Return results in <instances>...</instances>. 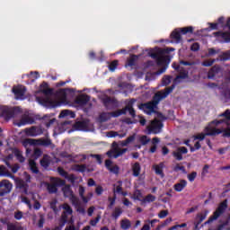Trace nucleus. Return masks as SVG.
I'll list each match as a JSON object with an SVG mask.
<instances>
[{
  "mask_svg": "<svg viewBox=\"0 0 230 230\" xmlns=\"http://www.w3.org/2000/svg\"><path fill=\"white\" fill-rule=\"evenodd\" d=\"M170 82H172V77L166 75L162 80V85H168V84H170Z\"/></svg>",
  "mask_w": 230,
  "mask_h": 230,
  "instance_id": "54",
  "label": "nucleus"
},
{
  "mask_svg": "<svg viewBox=\"0 0 230 230\" xmlns=\"http://www.w3.org/2000/svg\"><path fill=\"white\" fill-rule=\"evenodd\" d=\"M13 185L8 180H2L0 181V197H4L12 191Z\"/></svg>",
  "mask_w": 230,
  "mask_h": 230,
  "instance_id": "15",
  "label": "nucleus"
},
{
  "mask_svg": "<svg viewBox=\"0 0 230 230\" xmlns=\"http://www.w3.org/2000/svg\"><path fill=\"white\" fill-rule=\"evenodd\" d=\"M196 178H197V172H192L188 175V179L190 182H193Z\"/></svg>",
  "mask_w": 230,
  "mask_h": 230,
  "instance_id": "60",
  "label": "nucleus"
},
{
  "mask_svg": "<svg viewBox=\"0 0 230 230\" xmlns=\"http://www.w3.org/2000/svg\"><path fill=\"white\" fill-rule=\"evenodd\" d=\"M58 173H60L66 179H68L70 182H75V175L67 174V172H66V171H64V169L62 168H58Z\"/></svg>",
  "mask_w": 230,
  "mask_h": 230,
  "instance_id": "29",
  "label": "nucleus"
},
{
  "mask_svg": "<svg viewBox=\"0 0 230 230\" xmlns=\"http://www.w3.org/2000/svg\"><path fill=\"white\" fill-rule=\"evenodd\" d=\"M182 154H188V148L181 146L178 147L174 152L173 155L178 161H182Z\"/></svg>",
  "mask_w": 230,
  "mask_h": 230,
  "instance_id": "25",
  "label": "nucleus"
},
{
  "mask_svg": "<svg viewBox=\"0 0 230 230\" xmlns=\"http://www.w3.org/2000/svg\"><path fill=\"white\" fill-rule=\"evenodd\" d=\"M62 190H63L64 196L67 197L71 200L72 204L76 206V204H78V198H76V196L73 194V190H71V186L66 185L63 187Z\"/></svg>",
  "mask_w": 230,
  "mask_h": 230,
  "instance_id": "18",
  "label": "nucleus"
},
{
  "mask_svg": "<svg viewBox=\"0 0 230 230\" xmlns=\"http://www.w3.org/2000/svg\"><path fill=\"white\" fill-rule=\"evenodd\" d=\"M173 89H175V85H172V87L165 88V90L156 93L154 97L153 102H149L147 103L141 104L139 106V109L144 111V112L146 114H148V115L153 114V112L155 111V107H157V103H159V102H161V100H164V98H166V96H168V94H170V93H172V91H173Z\"/></svg>",
  "mask_w": 230,
  "mask_h": 230,
  "instance_id": "4",
  "label": "nucleus"
},
{
  "mask_svg": "<svg viewBox=\"0 0 230 230\" xmlns=\"http://www.w3.org/2000/svg\"><path fill=\"white\" fill-rule=\"evenodd\" d=\"M134 103H136V100L132 99L128 101L126 104L125 109L115 111L111 113H102L99 117L100 121H108L110 118H119L122 114H126L127 111L129 112L132 118H136V111H134Z\"/></svg>",
  "mask_w": 230,
  "mask_h": 230,
  "instance_id": "5",
  "label": "nucleus"
},
{
  "mask_svg": "<svg viewBox=\"0 0 230 230\" xmlns=\"http://www.w3.org/2000/svg\"><path fill=\"white\" fill-rule=\"evenodd\" d=\"M186 186H188V181L185 180H181L180 182L174 184V190L175 191L181 192L185 189Z\"/></svg>",
  "mask_w": 230,
  "mask_h": 230,
  "instance_id": "28",
  "label": "nucleus"
},
{
  "mask_svg": "<svg viewBox=\"0 0 230 230\" xmlns=\"http://www.w3.org/2000/svg\"><path fill=\"white\" fill-rule=\"evenodd\" d=\"M49 163H51L49 156L45 155L40 161L41 166H43V168H48V166H49Z\"/></svg>",
  "mask_w": 230,
  "mask_h": 230,
  "instance_id": "39",
  "label": "nucleus"
},
{
  "mask_svg": "<svg viewBox=\"0 0 230 230\" xmlns=\"http://www.w3.org/2000/svg\"><path fill=\"white\" fill-rule=\"evenodd\" d=\"M116 67H118V60H114L109 65L110 71H116Z\"/></svg>",
  "mask_w": 230,
  "mask_h": 230,
  "instance_id": "50",
  "label": "nucleus"
},
{
  "mask_svg": "<svg viewBox=\"0 0 230 230\" xmlns=\"http://www.w3.org/2000/svg\"><path fill=\"white\" fill-rule=\"evenodd\" d=\"M84 193H85V188H84L83 186H79V195H80L83 202H84V204H87V198H85V196H84Z\"/></svg>",
  "mask_w": 230,
  "mask_h": 230,
  "instance_id": "44",
  "label": "nucleus"
},
{
  "mask_svg": "<svg viewBox=\"0 0 230 230\" xmlns=\"http://www.w3.org/2000/svg\"><path fill=\"white\" fill-rule=\"evenodd\" d=\"M182 66H191V63L186 62V61H181L180 65L178 66L175 64L172 65V67L174 69H178L180 73L179 75H177V77L174 79L173 84H179V82L188 77V71H186V69H184Z\"/></svg>",
  "mask_w": 230,
  "mask_h": 230,
  "instance_id": "8",
  "label": "nucleus"
},
{
  "mask_svg": "<svg viewBox=\"0 0 230 230\" xmlns=\"http://www.w3.org/2000/svg\"><path fill=\"white\" fill-rule=\"evenodd\" d=\"M107 137H119V139H123V137H127V131H110L106 133Z\"/></svg>",
  "mask_w": 230,
  "mask_h": 230,
  "instance_id": "22",
  "label": "nucleus"
},
{
  "mask_svg": "<svg viewBox=\"0 0 230 230\" xmlns=\"http://www.w3.org/2000/svg\"><path fill=\"white\" fill-rule=\"evenodd\" d=\"M75 117V112H73L71 110H63L61 111L58 118L63 119H71Z\"/></svg>",
  "mask_w": 230,
  "mask_h": 230,
  "instance_id": "26",
  "label": "nucleus"
},
{
  "mask_svg": "<svg viewBox=\"0 0 230 230\" xmlns=\"http://www.w3.org/2000/svg\"><path fill=\"white\" fill-rule=\"evenodd\" d=\"M40 155H42V151H40V149H35L32 158H30L29 160V166L33 173H37L39 172V169H37V164H35V160L33 159H39Z\"/></svg>",
  "mask_w": 230,
  "mask_h": 230,
  "instance_id": "17",
  "label": "nucleus"
},
{
  "mask_svg": "<svg viewBox=\"0 0 230 230\" xmlns=\"http://www.w3.org/2000/svg\"><path fill=\"white\" fill-rule=\"evenodd\" d=\"M133 200H143V193H141V190H137L133 192V194L130 197Z\"/></svg>",
  "mask_w": 230,
  "mask_h": 230,
  "instance_id": "36",
  "label": "nucleus"
},
{
  "mask_svg": "<svg viewBox=\"0 0 230 230\" xmlns=\"http://www.w3.org/2000/svg\"><path fill=\"white\" fill-rule=\"evenodd\" d=\"M14 181L17 188L22 190L25 195L31 197L32 200H35V194L33 192L28 191V184H26L23 180L16 178Z\"/></svg>",
  "mask_w": 230,
  "mask_h": 230,
  "instance_id": "16",
  "label": "nucleus"
},
{
  "mask_svg": "<svg viewBox=\"0 0 230 230\" xmlns=\"http://www.w3.org/2000/svg\"><path fill=\"white\" fill-rule=\"evenodd\" d=\"M13 154L15 157H17L20 163H24V157L22 156V153L19 149H13Z\"/></svg>",
  "mask_w": 230,
  "mask_h": 230,
  "instance_id": "42",
  "label": "nucleus"
},
{
  "mask_svg": "<svg viewBox=\"0 0 230 230\" xmlns=\"http://www.w3.org/2000/svg\"><path fill=\"white\" fill-rule=\"evenodd\" d=\"M147 134H160L163 130V122L155 119L151 123L146 127Z\"/></svg>",
  "mask_w": 230,
  "mask_h": 230,
  "instance_id": "10",
  "label": "nucleus"
},
{
  "mask_svg": "<svg viewBox=\"0 0 230 230\" xmlns=\"http://www.w3.org/2000/svg\"><path fill=\"white\" fill-rule=\"evenodd\" d=\"M155 196H154L152 194H148L141 200V202H142V204H146V203H150V202H155Z\"/></svg>",
  "mask_w": 230,
  "mask_h": 230,
  "instance_id": "41",
  "label": "nucleus"
},
{
  "mask_svg": "<svg viewBox=\"0 0 230 230\" xmlns=\"http://www.w3.org/2000/svg\"><path fill=\"white\" fill-rule=\"evenodd\" d=\"M122 203L124 204V206H127L128 208V206H132V203L127 198L122 199Z\"/></svg>",
  "mask_w": 230,
  "mask_h": 230,
  "instance_id": "62",
  "label": "nucleus"
},
{
  "mask_svg": "<svg viewBox=\"0 0 230 230\" xmlns=\"http://www.w3.org/2000/svg\"><path fill=\"white\" fill-rule=\"evenodd\" d=\"M230 59V51L223 54L221 60H229Z\"/></svg>",
  "mask_w": 230,
  "mask_h": 230,
  "instance_id": "61",
  "label": "nucleus"
},
{
  "mask_svg": "<svg viewBox=\"0 0 230 230\" xmlns=\"http://www.w3.org/2000/svg\"><path fill=\"white\" fill-rule=\"evenodd\" d=\"M46 222V219L44 218V216L43 215H40V219L38 221V227H44V223Z\"/></svg>",
  "mask_w": 230,
  "mask_h": 230,
  "instance_id": "52",
  "label": "nucleus"
},
{
  "mask_svg": "<svg viewBox=\"0 0 230 230\" xmlns=\"http://www.w3.org/2000/svg\"><path fill=\"white\" fill-rule=\"evenodd\" d=\"M102 216L98 215L97 218L90 220V226H92L93 227H96V225L98 224V222H100Z\"/></svg>",
  "mask_w": 230,
  "mask_h": 230,
  "instance_id": "49",
  "label": "nucleus"
},
{
  "mask_svg": "<svg viewBox=\"0 0 230 230\" xmlns=\"http://www.w3.org/2000/svg\"><path fill=\"white\" fill-rule=\"evenodd\" d=\"M159 218H166V217H168V210H162L159 214H158Z\"/></svg>",
  "mask_w": 230,
  "mask_h": 230,
  "instance_id": "58",
  "label": "nucleus"
},
{
  "mask_svg": "<svg viewBox=\"0 0 230 230\" xmlns=\"http://www.w3.org/2000/svg\"><path fill=\"white\" fill-rule=\"evenodd\" d=\"M226 209H227V199L224 200L219 204L217 210L214 212L213 216H211L208 219L209 222H213V220H217L220 215L224 214Z\"/></svg>",
  "mask_w": 230,
  "mask_h": 230,
  "instance_id": "14",
  "label": "nucleus"
},
{
  "mask_svg": "<svg viewBox=\"0 0 230 230\" xmlns=\"http://www.w3.org/2000/svg\"><path fill=\"white\" fill-rule=\"evenodd\" d=\"M193 31V27H185L181 29H175L172 34L171 37L174 40V42H181V33L182 35H186V33H191Z\"/></svg>",
  "mask_w": 230,
  "mask_h": 230,
  "instance_id": "11",
  "label": "nucleus"
},
{
  "mask_svg": "<svg viewBox=\"0 0 230 230\" xmlns=\"http://www.w3.org/2000/svg\"><path fill=\"white\" fill-rule=\"evenodd\" d=\"M22 145L26 148L27 155H30L31 150L28 148L29 146H33L35 145H40V146H49V145H51V140H49V138H25L22 141Z\"/></svg>",
  "mask_w": 230,
  "mask_h": 230,
  "instance_id": "7",
  "label": "nucleus"
},
{
  "mask_svg": "<svg viewBox=\"0 0 230 230\" xmlns=\"http://www.w3.org/2000/svg\"><path fill=\"white\" fill-rule=\"evenodd\" d=\"M123 181H119L114 184L113 193L120 194L123 191Z\"/></svg>",
  "mask_w": 230,
  "mask_h": 230,
  "instance_id": "30",
  "label": "nucleus"
},
{
  "mask_svg": "<svg viewBox=\"0 0 230 230\" xmlns=\"http://www.w3.org/2000/svg\"><path fill=\"white\" fill-rule=\"evenodd\" d=\"M74 170H75V172H85V170H87V166L82 164V165H75L74 166Z\"/></svg>",
  "mask_w": 230,
  "mask_h": 230,
  "instance_id": "48",
  "label": "nucleus"
},
{
  "mask_svg": "<svg viewBox=\"0 0 230 230\" xmlns=\"http://www.w3.org/2000/svg\"><path fill=\"white\" fill-rule=\"evenodd\" d=\"M218 73H220V67L218 66L212 67L208 72V78H215V76H217Z\"/></svg>",
  "mask_w": 230,
  "mask_h": 230,
  "instance_id": "33",
  "label": "nucleus"
},
{
  "mask_svg": "<svg viewBox=\"0 0 230 230\" xmlns=\"http://www.w3.org/2000/svg\"><path fill=\"white\" fill-rule=\"evenodd\" d=\"M26 136H29L31 137H35L36 136H40L42 134V131L39 128L32 127L31 128L25 129Z\"/></svg>",
  "mask_w": 230,
  "mask_h": 230,
  "instance_id": "24",
  "label": "nucleus"
},
{
  "mask_svg": "<svg viewBox=\"0 0 230 230\" xmlns=\"http://www.w3.org/2000/svg\"><path fill=\"white\" fill-rule=\"evenodd\" d=\"M19 111V108H15L13 110L12 108L4 107L2 110V117L4 118L6 120L11 119V118H13V114H15V112Z\"/></svg>",
  "mask_w": 230,
  "mask_h": 230,
  "instance_id": "21",
  "label": "nucleus"
},
{
  "mask_svg": "<svg viewBox=\"0 0 230 230\" xmlns=\"http://www.w3.org/2000/svg\"><path fill=\"white\" fill-rule=\"evenodd\" d=\"M163 168H164V164H159L154 166L155 172L156 175H160V177H164Z\"/></svg>",
  "mask_w": 230,
  "mask_h": 230,
  "instance_id": "32",
  "label": "nucleus"
},
{
  "mask_svg": "<svg viewBox=\"0 0 230 230\" xmlns=\"http://www.w3.org/2000/svg\"><path fill=\"white\" fill-rule=\"evenodd\" d=\"M7 230H24V227H22L19 225L8 224Z\"/></svg>",
  "mask_w": 230,
  "mask_h": 230,
  "instance_id": "45",
  "label": "nucleus"
},
{
  "mask_svg": "<svg viewBox=\"0 0 230 230\" xmlns=\"http://www.w3.org/2000/svg\"><path fill=\"white\" fill-rule=\"evenodd\" d=\"M137 56L136 55H132L128 59V63L127 66H134V64H136V61L137 60Z\"/></svg>",
  "mask_w": 230,
  "mask_h": 230,
  "instance_id": "46",
  "label": "nucleus"
},
{
  "mask_svg": "<svg viewBox=\"0 0 230 230\" xmlns=\"http://www.w3.org/2000/svg\"><path fill=\"white\" fill-rule=\"evenodd\" d=\"M221 116L224 119L210 122L204 129V132L194 136V139L204 141L206 136H217L223 134L230 137V110H226Z\"/></svg>",
  "mask_w": 230,
  "mask_h": 230,
  "instance_id": "2",
  "label": "nucleus"
},
{
  "mask_svg": "<svg viewBox=\"0 0 230 230\" xmlns=\"http://www.w3.org/2000/svg\"><path fill=\"white\" fill-rule=\"evenodd\" d=\"M50 208H51V209H53L54 213H58V210L57 208V199H53L50 202Z\"/></svg>",
  "mask_w": 230,
  "mask_h": 230,
  "instance_id": "55",
  "label": "nucleus"
},
{
  "mask_svg": "<svg viewBox=\"0 0 230 230\" xmlns=\"http://www.w3.org/2000/svg\"><path fill=\"white\" fill-rule=\"evenodd\" d=\"M13 93L16 100H24V93H26V88L22 85L14 86L13 88Z\"/></svg>",
  "mask_w": 230,
  "mask_h": 230,
  "instance_id": "20",
  "label": "nucleus"
},
{
  "mask_svg": "<svg viewBox=\"0 0 230 230\" xmlns=\"http://www.w3.org/2000/svg\"><path fill=\"white\" fill-rule=\"evenodd\" d=\"M218 26L224 27V17H220L217 23H210L212 30H218Z\"/></svg>",
  "mask_w": 230,
  "mask_h": 230,
  "instance_id": "40",
  "label": "nucleus"
},
{
  "mask_svg": "<svg viewBox=\"0 0 230 230\" xmlns=\"http://www.w3.org/2000/svg\"><path fill=\"white\" fill-rule=\"evenodd\" d=\"M6 165L12 169L13 173H17V172H19V164H15L13 167L10 166V164H8V162H6Z\"/></svg>",
  "mask_w": 230,
  "mask_h": 230,
  "instance_id": "53",
  "label": "nucleus"
},
{
  "mask_svg": "<svg viewBox=\"0 0 230 230\" xmlns=\"http://www.w3.org/2000/svg\"><path fill=\"white\" fill-rule=\"evenodd\" d=\"M64 211H63V215L61 217V221L58 226H56L54 229L52 230H62V227H64V226H66V222H69L70 226H66L65 230H78L76 229V227L75 226V220H73V209H71V207L69 205H67V203H65L62 205L61 207ZM70 218V220H69Z\"/></svg>",
  "mask_w": 230,
  "mask_h": 230,
  "instance_id": "6",
  "label": "nucleus"
},
{
  "mask_svg": "<svg viewBox=\"0 0 230 230\" xmlns=\"http://www.w3.org/2000/svg\"><path fill=\"white\" fill-rule=\"evenodd\" d=\"M105 166H106L107 170H109V172H111V173H115V174L119 173V167L118 165L112 164V161L106 160Z\"/></svg>",
  "mask_w": 230,
  "mask_h": 230,
  "instance_id": "23",
  "label": "nucleus"
},
{
  "mask_svg": "<svg viewBox=\"0 0 230 230\" xmlns=\"http://www.w3.org/2000/svg\"><path fill=\"white\" fill-rule=\"evenodd\" d=\"M220 52V49H208V57H213L215 55H217V53Z\"/></svg>",
  "mask_w": 230,
  "mask_h": 230,
  "instance_id": "56",
  "label": "nucleus"
},
{
  "mask_svg": "<svg viewBox=\"0 0 230 230\" xmlns=\"http://www.w3.org/2000/svg\"><path fill=\"white\" fill-rule=\"evenodd\" d=\"M68 91L69 89H61L55 95L51 89L48 88V84H43L35 93V97L38 103L44 107H60V105H66Z\"/></svg>",
  "mask_w": 230,
  "mask_h": 230,
  "instance_id": "1",
  "label": "nucleus"
},
{
  "mask_svg": "<svg viewBox=\"0 0 230 230\" xmlns=\"http://www.w3.org/2000/svg\"><path fill=\"white\" fill-rule=\"evenodd\" d=\"M215 63L214 59H208L206 60L202 63V66H204L205 67H209L210 66H213V64Z\"/></svg>",
  "mask_w": 230,
  "mask_h": 230,
  "instance_id": "57",
  "label": "nucleus"
},
{
  "mask_svg": "<svg viewBox=\"0 0 230 230\" xmlns=\"http://www.w3.org/2000/svg\"><path fill=\"white\" fill-rule=\"evenodd\" d=\"M43 184L44 186H46L49 193H57V187L64 186V184H66V181L58 178H51L50 183L45 182Z\"/></svg>",
  "mask_w": 230,
  "mask_h": 230,
  "instance_id": "9",
  "label": "nucleus"
},
{
  "mask_svg": "<svg viewBox=\"0 0 230 230\" xmlns=\"http://www.w3.org/2000/svg\"><path fill=\"white\" fill-rule=\"evenodd\" d=\"M208 215H209L208 210H205V211L198 214V216H197V220L199 221L198 224H200V222H204V220H206V217H208Z\"/></svg>",
  "mask_w": 230,
  "mask_h": 230,
  "instance_id": "34",
  "label": "nucleus"
},
{
  "mask_svg": "<svg viewBox=\"0 0 230 230\" xmlns=\"http://www.w3.org/2000/svg\"><path fill=\"white\" fill-rule=\"evenodd\" d=\"M132 170L134 177H138L139 173H141V165L136 163L135 164H133Z\"/></svg>",
  "mask_w": 230,
  "mask_h": 230,
  "instance_id": "38",
  "label": "nucleus"
},
{
  "mask_svg": "<svg viewBox=\"0 0 230 230\" xmlns=\"http://www.w3.org/2000/svg\"><path fill=\"white\" fill-rule=\"evenodd\" d=\"M75 130H84V132H89L92 130L93 124L89 120L78 121L74 125Z\"/></svg>",
  "mask_w": 230,
  "mask_h": 230,
  "instance_id": "19",
  "label": "nucleus"
},
{
  "mask_svg": "<svg viewBox=\"0 0 230 230\" xmlns=\"http://www.w3.org/2000/svg\"><path fill=\"white\" fill-rule=\"evenodd\" d=\"M91 98L86 94H81L76 97L75 102L78 105H85Z\"/></svg>",
  "mask_w": 230,
  "mask_h": 230,
  "instance_id": "27",
  "label": "nucleus"
},
{
  "mask_svg": "<svg viewBox=\"0 0 230 230\" xmlns=\"http://www.w3.org/2000/svg\"><path fill=\"white\" fill-rule=\"evenodd\" d=\"M200 149V142H196L193 146H190V152H195V150Z\"/></svg>",
  "mask_w": 230,
  "mask_h": 230,
  "instance_id": "59",
  "label": "nucleus"
},
{
  "mask_svg": "<svg viewBox=\"0 0 230 230\" xmlns=\"http://www.w3.org/2000/svg\"><path fill=\"white\" fill-rule=\"evenodd\" d=\"M95 193L97 195H102V193H103V188L102 186H97L95 189Z\"/></svg>",
  "mask_w": 230,
  "mask_h": 230,
  "instance_id": "63",
  "label": "nucleus"
},
{
  "mask_svg": "<svg viewBox=\"0 0 230 230\" xmlns=\"http://www.w3.org/2000/svg\"><path fill=\"white\" fill-rule=\"evenodd\" d=\"M127 152V149H121L118 143L113 142L111 150L107 152L108 157H114V159H117V157H119L120 155H123Z\"/></svg>",
  "mask_w": 230,
  "mask_h": 230,
  "instance_id": "13",
  "label": "nucleus"
},
{
  "mask_svg": "<svg viewBox=\"0 0 230 230\" xmlns=\"http://www.w3.org/2000/svg\"><path fill=\"white\" fill-rule=\"evenodd\" d=\"M21 201L23 202V204H26L29 208V209H31L32 206L31 203L30 202V199L26 197H22Z\"/></svg>",
  "mask_w": 230,
  "mask_h": 230,
  "instance_id": "51",
  "label": "nucleus"
},
{
  "mask_svg": "<svg viewBox=\"0 0 230 230\" xmlns=\"http://www.w3.org/2000/svg\"><path fill=\"white\" fill-rule=\"evenodd\" d=\"M139 143H141V145H147V143H150V137L142 136L139 137Z\"/></svg>",
  "mask_w": 230,
  "mask_h": 230,
  "instance_id": "47",
  "label": "nucleus"
},
{
  "mask_svg": "<svg viewBox=\"0 0 230 230\" xmlns=\"http://www.w3.org/2000/svg\"><path fill=\"white\" fill-rule=\"evenodd\" d=\"M130 226H132V224L130 223V220H128V219H122L120 221L121 229L128 230V229H130Z\"/></svg>",
  "mask_w": 230,
  "mask_h": 230,
  "instance_id": "35",
  "label": "nucleus"
},
{
  "mask_svg": "<svg viewBox=\"0 0 230 230\" xmlns=\"http://www.w3.org/2000/svg\"><path fill=\"white\" fill-rule=\"evenodd\" d=\"M122 213H123V210L120 208H116L112 213V217L113 218H115V220H118V218H119Z\"/></svg>",
  "mask_w": 230,
  "mask_h": 230,
  "instance_id": "43",
  "label": "nucleus"
},
{
  "mask_svg": "<svg viewBox=\"0 0 230 230\" xmlns=\"http://www.w3.org/2000/svg\"><path fill=\"white\" fill-rule=\"evenodd\" d=\"M0 175L1 177H11V179H13V176L10 174V172H8V169H6V167L3 165L0 166Z\"/></svg>",
  "mask_w": 230,
  "mask_h": 230,
  "instance_id": "37",
  "label": "nucleus"
},
{
  "mask_svg": "<svg viewBox=\"0 0 230 230\" xmlns=\"http://www.w3.org/2000/svg\"><path fill=\"white\" fill-rule=\"evenodd\" d=\"M14 218L16 220H21V218H22V212L18 211V212L14 213Z\"/></svg>",
  "mask_w": 230,
  "mask_h": 230,
  "instance_id": "64",
  "label": "nucleus"
},
{
  "mask_svg": "<svg viewBox=\"0 0 230 230\" xmlns=\"http://www.w3.org/2000/svg\"><path fill=\"white\" fill-rule=\"evenodd\" d=\"M170 51H175V49L173 48H167L164 50L157 49L155 52L149 53L150 57L152 58H155L158 66L160 69L155 72V73H147L146 75V80L150 81V80H155V76H159V75H163L168 69V64H170V56L168 53Z\"/></svg>",
  "mask_w": 230,
  "mask_h": 230,
  "instance_id": "3",
  "label": "nucleus"
},
{
  "mask_svg": "<svg viewBox=\"0 0 230 230\" xmlns=\"http://www.w3.org/2000/svg\"><path fill=\"white\" fill-rule=\"evenodd\" d=\"M101 100L102 101V103H104L105 107H110V105H113L114 104V101L111 100V98H109V96L105 95L102 93V97H101Z\"/></svg>",
  "mask_w": 230,
  "mask_h": 230,
  "instance_id": "31",
  "label": "nucleus"
},
{
  "mask_svg": "<svg viewBox=\"0 0 230 230\" xmlns=\"http://www.w3.org/2000/svg\"><path fill=\"white\" fill-rule=\"evenodd\" d=\"M35 122V117L32 113L25 112L20 121L14 122V125L17 127H24V125H31V123Z\"/></svg>",
  "mask_w": 230,
  "mask_h": 230,
  "instance_id": "12",
  "label": "nucleus"
}]
</instances>
